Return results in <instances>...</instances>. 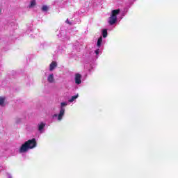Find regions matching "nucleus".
<instances>
[{"mask_svg": "<svg viewBox=\"0 0 178 178\" xmlns=\"http://www.w3.org/2000/svg\"><path fill=\"white\" fill-rule=\"evenodd\" d=\"M0 106H5V97H0Z\"/></svg>", "mask_w": 178, "mask_h": 178, "instance_id": "6e6552de", "label": "nucleus"}, {"mask_svg": "<svg viewBox=\"0 0 178 178\" xmlns=\"http://www.w3.org/2000/svg\"><path fill=\"white\" fill-rule=\"evenodd\" d=\"M37 147V140L35 138L29 139L22 144L19 149V154H24L27 152L29 149H33Z\"/></svg>", "mask_w": 178, "mask_h": 178, "instance_id": "f257e3e1", "label": "nucleus"}, {"mask_svg": "<svg viewBox=\"0 0 178 178\" xmlns=\"http://www.w3.org/2000/svg\"><path fill=\"white\" fill-rule=\"evenodd\" d=\"M102 35L104 38H106V37H108V30L104 29L102 31Z\"/></svg>", "mask_w": 178, "mask_h": 178, "instance_id": "9b49d317", "label": "nucleus"}, {"mask_svg": "<svg viewBox=\"0 0 178 178\" xmlns=\"http://www.w3.org/2000/svg\"><path fill=\"white\" fill-rule=\"evenodd\" d=\"M1 12H2V10L0 9V13H1Z\"/></svg>", "mask_w": 178, "mask_h": 178, "instance_id": "6ab92c4d", "label": "nucleus"}, {"mask_svg": "<svg viewBox=\"0 0 178 178\" xmlns=\"http://www.w3.org/2000/svg\"><path fill=\"white\" fill-rule=\"evenodd\" d=\"M47 81L49 83H54V74L49 75V76L47 78Z\"/></svg>", "mask_w": 178, "mask_h": 178, "instance_id": "0eeeda50", "label": "nucleus"}, {"mask_svg": "<svg viewBox=\"0 0 178 178\" xmlns=\"http://www.w3.org/2000/svg\"><path fill=\"white\" fill-rule=\"evenodd\" d=\"M63 115H65V108H61L58 116V120H62V118H63Z\"/></svg>", "mask_w": 178, "mask_h": 178, "instance_id": "20e7f679", "label": "nucleus"}, {"mask_svg": "<svg viewBox=\"0 0 178 178\" xmlns=\"http://www.w3.org/2000/svg\"><path fill=\"white\" fill-rule=\"evenodd\" d=\"M42 10L43 12H47V11L48 10V6H43L42 7Z\"/></svg>", "mask_w": 178, "mask_h": 178, "instance_id": "4468645a", "label": "nucleus"}, {"mask_svg": "<svg viewBox=\"0 0 178 178\" xmlns=\"http://www.w3.org/2000/svg\"><path fill=\"white\" fill-rule=\"evenodd\" d=\"M37 5V3L35 2V0H31L29 8H34Z\"/></svg>", "mask_w": 178, "mask_h": 178, "instance_id": "1a4fd4ad", "label": "nucleus"}, {"mask_svg": "<svg viewBox=\"0 0 178 178\" xmlns=\"http://www.w3.org/2000/svg\"><path fill=\"white\" fill-rule=\"evenodd\" d=\"M120 13V9H117V10H113L111 11V16L113 17H118V15Z\"/></svg>", "mask_w": 178, "mask_h": 178, "instance_id": "39448f33", "label": "nucleus"}, {"mask_svg": "<svg viewBox=\"0 0 178 178\" xmlns=\"http://www.w3.org/2000/svg\"><path fill=\"white\" fill-rule=\"evenodd\" d=\"M65 22L67 24H72V23L70 22H69V19H67V20L65 21Z\"/></svg>", "mask_w": 178, "mask_h": 178, "instance_id": "dca6fc26", "label": "nucleus"}, {"mask_svg": "<svg viewBox=\"0 0 178 178\" xmlns=\"http://www.w3.org/2000/svg\"><path fill=\"white\" fill-rule=\"evenodd\" d=\"M116 20H118V17H113L112 15L109 18L108 23L111 26H113L115 23H116Z\"/></svg>", "mask_w": 178, "mask_h": 178, "instance_id": "f03ea898", "label": "nucleus"}, {"mask_svg": "<svg viewBox=\"0 0 178 178\" xmlns=\"http://www.w3.org/2000/svg\"><path fill=\"white\" fill-rule=\"evenodd\" d=\"M75 83H76V84H81V74H76Z\"/></svg>", "mask_w": 178, "mask_h": 178, "instance_id": "7ed1b4c3", "label": "nucleus"}, {"mask_svg": "<svg viewBox=\"0 0 178 178\" xmlns=\"http://www.w3.org/2000/svg\"><path fill=\"white\" fill-rule=\"evenodd\" d=\"M61 106H66V103L65 102H62L61 103Z\"/></svg>", "mask_w": 178, "mask_h": 178, "instance_id": "f3484780", "label": "nucleus"}, {"mask_svg": "<svg viewBox=\"0 0 178 178\" xmlns=\"http://www.w3.org/2000/svg\"><path fill=\"white\" fill-rule=\"evenodd\" d=\"M95 53L96 54V55H99V49L95 50Z\"/></svg>", "mask_w": 178, "mask_h": 178, "instance_id": "2eb2a0df", "label": "nucleus"}, {"mask_svg": "<svg viewBox=\"0 0 178 178\" xmlns=\"http://www.w3.org/2000/svg\"><path fill=\"white\" fill-rule=\"evenodd\" d=\"M44 127H45V124L42 122L38 124V130L40 131H41V130H42Z\"/></svg>", "mask_w": 178, "mask_h": 178, "instance_id": "9d476101", "label": "nucleus"}, {"mask_svg": "<svg viewBox=\"0 0 178 178\" xmlns=\"http://www.w3.org/2000/svg\"><path fill=\"white\" fill-rule=\"evenodd\" d=\"M58 63L56 61L51 62V63L49 65V70L50 72H52L55 67H57Z\"/></svg>", "mask_w": 178, "mask_h": 178, "instance_id": "423d86ee", "label": "nucleus"}, {"mask_svg": "<svg viewBox=\"0 0 178 178\" xmlns=\"http://www.w3.org/2000/svg\"><path fill=\"white\" fill-rule=\"evenodd\" d=\"M101 44H102V36H101L97 40V47H101Z\"/></svg>", "mask_w": 178, "mask_h": 178, "instance_id": "ddd939ff", "label": "nucleus"}, {"mask_svg": "<svg viewBox=\"0 0 178 178\" xmlns=\"http://www.w3.org/2000/svg\"><path fill=\"white\" fill-rule=\"evenodd\" d=\"M58 116V114H54V118H56Z\"/></svg>", "mask_w": 178, "mask_h": 178, "instance_id": "a211bd4d", "label": "nucleus"}, {"mask_svg": "<svg viewBox=\"0 0 178 178\" xmlns=\"http://www.w3.org/2000/svg\"><path fill=\"white\" fill-rule=\"evenodd\" d=\"M77 98H79V94H77L76 95L72 96L71 99L69 100V102H73L74 99H77Z\"/></svg>", "mask_w": 178, "mask_h": 178, "instance_id": "f8f14e48", "label": "nucleus"}]
</instances>
